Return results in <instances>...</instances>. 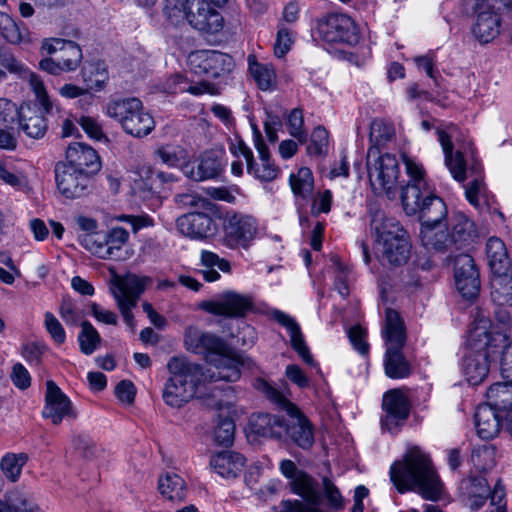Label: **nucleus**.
<instances>
[{
	"label": "nucleus",
	"mask_w": 512,
	"mask_h": 512,
	"mask_svg": "<svg viewBox=\"0 0 512 512\" xmlns=\"http://www.w3.org/2000/svg\"><path fill=\"white\" fill-rule=\"evenodd\" d=\"M404 164L409 180L402 188L401 201L405 213L416 215L421 223L422 244L445 252L473 242L477 235L473 221L462 213L448 217L447 206L429 185L423 165L409 157L404 158Z\"/></svg>",
	"instance_id": "obj_1"
},
{
	"label": "nucleus",
	"mask_w": 512,
	"mask_h": 512,
	"mask_svg": "<svg viewBox=\"0 0 512 512\" xmlns=\"http://www.w3.org/2000/svg\"><path fill=\"white\" fill-rule=\"evenodd\" d=\"M185 345L187 350L204 355L210 365L204 371L214 374L213 380L235 382L240 379L244 358L235 353L221 337L189 327L185 333Z\"/></svg>",
	"instance_id": "obj_2"
},
{
	"label": "nucleus",
	"mask_w": 512,
	"mask_h": 512,
	"mask_svg": "<svg viewBox=\"0 0 512 512\" xmlns=\"http://www.w3.org/2000/svg\"><path fill=\"white\" fill-rule=\"evenodd\" d=\"M169 377L164 383L162 399L172 408H181L196 396L207 383L216 382L212 373L185 357L173 356L167 363Z\"/></svg>",
	"instance_id": "obj_3"
},
{
	"label": "nucleus",
	"mask_w": 512,
	"mask_h": 512,
	"mask_svg": "<svg viewBox=\"0 0 512 512\" xmlns=\"http://www.w3.org/2000/svg\"><path fill=\"white\" fill-rule=\"evenodd\" d=\"M491 321L486 315L478 311L474 316L472 327L469 330L467 345L468 353L465 355L463 368L467 380L472 385L480 384L487 376L490 363L494 360L495 348L498 343L506 341V335L489 331Z\"/></svg>",
	"instance_id": "obj_4"
},
{
	"label": "nucleus",
	"mask_w": 512,
	"mask_h": 512,
	"mask_svg": "<svg viewBox=\"0 0 512 512\" xmlns=\"http://www.w3.org/2000/svg\"><path fill=\"white\" fill-rule=\"evenodd\" d=\"M390 477L401 493L417 489L430 500L437 499L441 493V483L430 458L417 447L410 449L402 461L391 466Z\"/></svg>",
	"instance_id": "obj_5"
},
{
	"label": "nucleus",
	"mask_w": 512,
	"mask_h": 512,
	"mask_svg": "<svg viewBox=\"0 0 512 512\" xmlns=\"http://www.w3.org/2000/svg\"><path fill=\"white\" fill-rule=\"evenodd\" d=\"M370 232L383 264L397 267L408 262L411 243L407 232L396 219L387 217L381 210H375L371 215Z\"/></svg>",
	"instance_id": "obj_6"
},
{
	"label": "nucleus",
	"mask_w": 512,
	"mask_h": 512,
	"mask_svg": "<svg viewBox=\"0 0 512 512\" xmlns=\"http://www.w3.org/2000/svg\"><path fill=\"white\" fill-rule=\"evenodd\" d=\"M438 141L442 146L444 161L452 177L463 182L467 178V173L473 177L471 182L465 187V195L471 205L476 208L481 206V199L486 198V187L483 183L482 165L474 160L469 168L466 169L463 154L460 151L453 153V143L451 137L443 130H437Z\"/></svg>",
	"instance_id": "obj_7"
},
{
	"label": "nucleus",
	"mask_w": 512,
	"mask_h": 512,
	"mask_svg": "<svg viewBox=\"0 0 512 512\" xmlns=\"http://www.w3.org/2000/svg\"><path fill=\"white\" fill-rule=\"evenodd\" d=\"M103 113L117 122L126 134L135 138L146 137L155 128L153 116L136 97L111 98L105 104Z\"/></svg>",
	"instance_id": "obj_8"
},
{
	"label": "nucleus",
	"mask_w": 512,
	"mask_h": 512,
	"mask_svg": "<svg viewBox=\"0 0 512 512\" xmlns=\"http://www.w3.org/2000/svg\"><path fill=\"white\" fill-rule=\"evenodd\" d=\"M384 337L387 348L384 357L385 374L391 379L410 376L412 368L402 353L406 341L405 327L397 311L386 309Z\"/></svg>",
	"instance_id": "obj_9"
},
{
	"label": "nucleus",
	"mask_w": 512,
	"mask_h": 512,
	"mask_svg": "<svg viewBox=\"0 0 512 512\" xmlns=\"http://www.w3.org/2000/svg\"><path fill=\"white\" fill-rule=\"evenodd\" d=\"M255 386L258 390L262 391L270 401L284 409L291 417V422L286 424L285 431V433L290 436L291 440L302 449H310L314 443L313 428L299 408L267 381L258 379Z\"/></svg>",
	"instance_id": "obj_10"
},
{
	"label": "nucleus",
	"mask_w": 512,
	"mask_h": 512,
	"mask_svg": "<svg viewBox=\"0 0 512 512\" xmlns=\"http://www.w3.org/2000/svg\"><path fill=\"white\" fill-rule=\"evenodd\" d=\"M512 0H474L471 32L480 43L493 41L500 33L501 12Z\"/></svg>",
	"instance_id": "obj_11"
},
{
	"label": "nucleus",
	"mask_w": 512,
	"mask_h": 512,
	"mask_svg": "<svg viewBox=\"0 0 512 512\" xmlns=\"http://www.w3.org/2000/svg\"><path fill=\"white\" fill-rule=\"evenodd\" d=\"M367 171L373 191L391 194L397 184L400 168L395 155L379 154L377 147H370L367 152Z\"/></svg>",
	"instance_id": "obj_12"
},
{
	"label": "nucleus",
	"mask_w": 512,
	"mask_h": 512,
	"mask_svg": "<svg viewBox=\"0 0 512 512\" xmlns=\"http://www.w3.org/2000/svg\"><path fill=\"white\" fill-rule=\"evenodd\" d=\"M317 34L324 42L356 45L360 32L356 22L347 14L330 13L318 20Z\"/></svg>",
	"instance_id": "obj_13"
},
{
	"label": "nucleus",
	"mask_w": 512,
	"mask_h": 512,
	"mask_svg": "<svg viewBox=\"0 0 512 512\" xmlns=\"http://www.w3.org/2000/svg\"><path fill=\"white\" fill-rule=\"evenodd\" d=\"M187 63L193 74L210 79L224 78L235 68V62L230 55L215 50L191 52Z\"/></svg>",
	"instance_id": "obj_14"
},
{
	"label": "nucleus",
	"mask_w": 512,
	"mask_h": 512,
	"mask_svg": "<svg viewBox=\"0 0 512 512\" xmlns=\"http://www.w3.org/2000/svg\"><path fill=\"white\" fill-rule=\"evenodd\" d=\"M223 232L227 247L246 249L258 233V222L249 214L227 211L223 217Z\"/></svg>",
	"instance_id": "obj_15"
},
{
	"label": "nucleus",
	"mask_w": 512,
	"mask_h": 512,
	"mask_svg": "<svg viewBox=\"0 0 512 512\" xmlns=\"http://www.w3.org/2000/svg\"><path fill=\"white\" fill-rule=\"evenodd\" d=\"M150 282V277L132 275L119 280L113 289V296L123 320L132 331L135 329L132 309L137 305L138 299Z\"/></svg>",
	"instance_id": "obj_16"
},
{
	"label": "nucleus",
	"mask_w": 512,
	"mask_h": 512,
	"mask_svg": "<svg viewBox=\"0 0 512 512\" xmlns=\"http://www.w3.org/2000/svg\"><path fill=\"white\" fill-rule=\"evenodd\" d=\"M216 211H192L180 216L176 221L177 230L194 240H205L216 235L218 225L215 221Z\"/></svg>",
	"instance_id": "obj_17"
},
{
	"label": "nucleus",
	"mask_w": 512,
	"mask_h": 512,
	"mask_svg": "<svg viewBox=\"0 0 512 512\" xmlns=\"http://www.w3.org/2000/svg\"><path fill=\"white\" fill-rule=\"evenodd\" d=\"M253 307V299L232 290L219 295L217 299L206 300L200 304V308L208 313L229 318H239L246 315Z\"/></svg>",
	"instance_id": "obj_18"
},
{
	"label": "nucleus",
	"mask_w": 512,
	"mask_h": 512,
	"mask_svg": "<svg viewBox=\"0 0 512 512\" xmlns=\"http://www.w3.org/2000/svg\"><path fill=\"white\" fill-rule=\"evenodd\" d=\"M211 4L207 0H188L186 22L199 32L214 35L223 29L224 18Z\"/></svg>",
	"instance_id": "obj_19"
},
{
	"label": "nucleus",
	"mask_w": 512,
	"mask_h": 512,
	"mask_svg": "<svg viewBox=\"0 0 512 512\" xmlns=\"http://www.w3.org/2000/svg\"><path fill=\"white\" fill-rule=\"evenodd\" d=\"M382 409L384 412L381 416L382 429L395 433L407 420L410 405L404 393L393 389L383 395Z\"/></svg>",
	"instance_id": "obj_20"
},
{
	"label": "nucleus",
	"mask_w": 512,
	"mask_h": 512,
	"mask_svg": "<svg viewBox=\"0 0 512 512\" xmlns=\"http://www.w3.org/2000/svg\"><path fill=\"white\" fill-rule=\"evenodd\" d=\"M454 278L456 288L464 298L473 299L477 297L480 291L479 271L470 255L460 254L456 256Z\"/></svg>",
	"instance_id": "obj_21"
},
{
	"label": "nucleus",
	"mask_w": 512,
	"mask_h": 512,
	"mask_svg": "<svg viewBox=\"0 0 512 512\" xmlns=\"http://www.w3.org/2000/svg\"><path fill=\"white\" fill-rule=\"evenodd\" d=\"M43 416L55 425L60 424L66 417L76 418L71 401L52 380L46 382Z\"/></svg>",
	"instance_id": "obj_22"
},
{
	"label": "nucleus",
	"mask_w": 512,
	"mask_h": 512,
	"mask_svg": "<svg viewBox=\"0 0 512 512\" xmlns=\"http://www.w3.org/2000/svg\"><path fill=\"white\" fill-rule=\"evenodd\" d=\"M55 174L57 188L63 196L73 199L84 194L89 183L87 172L62 164L56 166Z\"/></svg>",
	"instance_id": "obj_23"
},
{
	"label": "nucleus",
	"mask_w": 512,
	"mask_h": 512,
	"mask_svg": "<svg viewBox=\"0 0 512 512\" xmlns=\"http://www.w3.org/2000/svg\"><path fill=\"white\" fill-rule=\"evenodd\" d=\"M254 146L259 155V162L248 161L247 172L262 182H271L278 176L279 169L271 161L269 150L262 138V135L256 126H253Z\"/></svg>",
	"instance_id": "obj_24"
},
{
	"label": "nucleus",
	"mask_w": 512,
	"mask_h": 512,
	"mask_svg": "<svg viewBox=\"0 0 512 512\" xmlns=\"http://www.w3.org/2000/svg\"><path fill=\"white\" fill-rule=\"evenodd\" d=\"M41 49L46 54H57L65 72L76 70L83 58L82 50L77 43L60 38L46 39Z\"/></svg>",
	"instance_id": "obj_25"
},
{
	"label": "nucleus",
	"mask_w": 512,
	"mask_h": 512,
	"mask_svg": "<svg viewBox=\"0 0 512 512\" xmlns=\"http://www.w3.org/2000/svg\"><path fill=\"white\" fill-rule=\"evenodd\" d=\"M222 170L221 160L213 152H205L194 161L185 162L181 166L183 174L196 182L214 179Z\"/></svg>",
	"instance_id": "obj_26"
},
{
	"label": "nucleus",
	"mask_w": 512,
	"mask_h": 512,
	"mask_svg": "<svg viewBox=\"0 0 512 512\" xmlns=\"http://www.w3.org/2000/svg\"><path fill=\"white\" fill-rule=\"evenodd\" d=\"M18 128L27 137L41 139L47 131V122L36 105L23 103L19 107Z\"/></svg>",
	"instance_id": "obj_27"
},
{
	"label": "nucleus",
	"mask_w": 512,
	"mask_h": 512,
	"mask_svg": "<svg viewBox=\"0 0 512 512\" xmlns=\"http://www.w3.org/2000/svg\"><path fill=\"white\" fill-rule=\"evenodd\" d=\"M67 165L89 173L97 172L100 160L97 152L87 144L74 142L66 150Z\"/></svg>",
	"instance_id": "obj_28"
},
{
	"label": "nucleus",
	"mask_w": 512,
	"mask_h": 512,
	"mask_svg": "<svg viewBox=\"0 0 512 512\" xmlns=\"http://www.w3.org/2000/svg\"><path fill=\"white\" fill-rule=\"evenodd\" d=\"M273 316L280 325L286 328L290 336L291 346L295 352H297L307 365L316 367L317 364L310 353L309 347L304 340V336L297 322L291 316L282 311H275Z\"/></svg>",
	"instance_id": "obj_29"
},
{
	"label": "nucleus",
	"mask_w": 512,
	"mask_h": 512,
	"mask_svg": "<svg viewBox=\"0 0 512 512\" xmlns=\"http://www.w3.org/2000/svg\"><path fill=\"white\" fill-rule=\"evenodd\" d=\"M245 457L234 451H221L210 458V467L215 473L224 479L237 478L245 466Z\"/></svg>",
	"instance_id": "obj_30"
},
{
	"label": "nucleus",
	"mask_w": 512,
	"mask_h": 512,
	"mask_svg": "<svg viewBox=\"0 0 512 512\" xmlns=\"http://www.w3.org/2000/svg\"><path fill=\"white\" fill-rule=\"evenodd\" d=\"M498 409L484 403L477 407L474 418L477 434L480 438L488 440L495 437L500 431Z\"/></svg>",
	"instance_id": "obj_31"
},
{
	"label": "nucleus",
	"mask_w": 512,
	"mask_h": 512,
	"mask_svg": "<svg viewBox=\"0 0 512 512\" xmlns=\"http://www.w3.org/2000/svg\"><path fill=\"white\" fill-rule=\"evenodd\" d=\"M248 70L257 87L262 91H273L276 89L277 76L273 65L260 63L255 56L248 57Z\"/></svg>",
	"instance_id": "obj_32"
},
{
	"label": "nucleus",
	"mask_w": 512,
	"mask_h": 512,
	"mask_svg": "<svg viewBox=\"0 0 512 512\" xmlns=\"http://www.w3.org/2000/svg\"><path fill=\"white\" fill-rule=\"evenodd\" d=\"M253 431L268 438H281L286 431V423L278 416L270 414H258L251 420Z\"/></svg>",
	"instance_id": "obj_33"
},
{
	"label": "nucleus",
	"mask_w": 512,
	"mask_h": 512,
	"mask_svg": "<svg viewBox=\"0 0 512 512\" xmlns=\"http://www.w3.org/2000/svg\"><path fill=\"white\" fill-rule=\"evenodd\" d=\"M486 253L488 264L493 275L508 272L510 267V260L505 244L501 239L497 237L490 238L486 244Z\"/></svg>",
	"instance_id": "obj_34"
},
{
	"label": "nucleus",
	"mask_w": 512,
	"mask_h": 512,
	"mask_svg": "<svg viewBox=\"0 0 512 512\" xmlns=\"http://www.w3.org/2000/svg\"><path fill=\"white\" fill-rule=\"evenodd\" d=\"M289 487L293 494L300 496L305 503L317 505L320 500L318 482L305 471L289 481Z\"/></svg>",
	"instance_id": "obj_35"
},
{
	"label": "nucleus",
	"mask_w": 512,
	"mask_h": 512,
	"mask_svg": "<svg viewBox=\"0 0 512 512\" xmlns=\"http://www.w3.org/2000/svg\"><path fill=\"white\" fill-rule=\"evenodd\" d=\"M512 383L505 380V382H497L489 387L486 392L487 404L493 406L498 410H509L510 423L512 425Z\"/></svg>",
	"instance_id": "obj_36"
},
{
	"label": "nucleus",
	"mask_w": 512,
	"mask_h": 512,
	"mask_svg": "<svg viewBox=\"0 0 512 512\" xmlns=\"http://www.w3.org/2000/svg\"><path fill=\"white\" fill-rule=\"evenodd\" d=\"M158 490L171 501H183L187 495L184 479L178 474L167 472L159 477Z\"/></svg>",
	"instance_id": "obj_37"
},
{
	"label": "nucleus",
	"mask_w": 512,
	"mask_h": 512,
	"mask_svg": "<svg viewBox=\"0 0 512 512\" xmlns=\"http://www.w3.org/2000/svg\"><path fill=\"white\" fill-rule=\"evenodd\" d=\"M82 79L90 90H102L108 79L107 65L102 60H96L86 64L81 70Z\"/></svg>",
	"instance_id": "obj_38"
},
{
	"label": "nucleus",
	"mask_w": 512,
	"mask_h": 512,
	"mask_svg": "<svg viewBox=\"0 0 512 512\" xmlns=\"http://www.w3.org/2000/svg\"><path fill=\"white\" fill-rule=\"evenodd\" d=\"M491 298L498 306L512 305V277L507 272L493 275L491 280Z\"/></svg>",
	"instance_id": "obj_39"
},
{
	"label": "nucleus",
	"mask_w": 512,
	"mask_h": 512,
	"mask_svg": "<svg viewBox=\"0 0 512 512\" xmlns=\"http://www.w3.org/2000/svg\"><path fill=\"white\" fill-rule=\"evenodd\" d=\"M289 184L293 194L302 199H308L314 189V177L307 167H301L289 176Z\"/></svg>",
	"instance_id": "obj_40"
},
{
	"label": "nucleus",
	"mask_w": 512,
	"mask_h": 512,
	"mask_svg": "<svg viewBox=\"0 0 512 512\" xmlns=\"http://www.w3.org/2000/svg\"><path fill=\"white\" fill-rule=\"evenodd\" d=\"M0 35L11 44H20L28 40L27 29L20 27L4 12H0Z\"/></svg>",
	"instance_id": "obj_41"
},
{
	"label": "nucleus",
	"mask_w": 512,
	"mask_h": 512,
	"mask_svg": "<svg viewBox=\"0 0 512 512\" xmlns=\"http://www.w3.org/2000/svg\"><path fill=\"white\" fill-rule=\"evenodd\" d=\"M492 491L489 490L487 480L483 477H475L471 479L468 488V503L472 511L479 510L486 502L487 498L491 499Z\"/></svg>",
	"instance_id": "obj_42"
},
{
	"label": "nucleus",
	"mask_w": 512,
	"mask_h": 512,
	"mask_svg": "<svg viewBox=\"0 0 512 512\" xmlns=\"http://www.w3.org/2000/svg\"><path fill=\"white\" fill-rule=\"evenodd\" d=\"M155 156L168 167H180L186 162V151L179 145L164 144L159 146Z\"/></svg>",
	"instance_id": "obj_43"
},
{
	"label": "nucleus",
	"mask_w": 512,
	"mask_h": 512,
	"mask_svg": "<svg viewBox=\"0 0 512 512\" xmlns=\"http://www.w3.org/2000/svg\"><path fill=\"white\" fill-rule=\"evenodd\" d=\"M28 456L25 453H7L1 459L0 467L3 474L12 482L18 480Z\"/></svg>",
	"instance_id": "obj_44"
},
{
	"label": "nucleus",
	"mask_w": 512,
	"mask_h": 512,
	"mask_svg": "<svg viewBox=\"0 0 512 512\" xmlns=\"http://www.w3.org/2000/svg\"><path fill=\"white\" fill-rule=\"evenodd\" d=\"M108 259H120V251L129 239V233L122 227H114L104 233Z\"/></svg>",
	"instance_id": "obj_45"
},
{
	"label": "nucleus",
	"mask_w": 512,
	"mask_h": 512,
	"mask_svg": "<svg viewBox=\"0 0 512 512\" xmlns=\"http://www.w3.org/2000/svg\"><path fill=\"white\" fill-rule=\"evenodd\" d=\"M101 337L98 331L89 321L81 323V331L78 334V343L80 351L85 355L93 354L99 347Z\"/></svg>",
	"instance_id": "obj_46"
},
{
	"label": "nucleus",
	"mask_w": 512,
	"mask_h": 512,
	"mask_svg": "<svg viewBox=\"0 0 512 512\" xmlns=\"http://www.w3.org/2000/svg\"><path fill=\"white\" fill-rule=\"evenodd\" d=\"M29 85L35 95L37 103L42 108L44 114L50 115L53 113L54 109L58 110V108L55 106L54 102L48 95L43 80L40 78L39 75L31 73L29 75Z\"/></svg>",
	"instance_id": "obj_47"
},
{
	"label": "nucleus",
	"mask_w": 512,
	"mask_h": 512,
	"mask_svg": "<svg viewBox=\"0 0 512 512\" xmlns=\"http://www.w3.org/2000/svg\"><path fill=\"white\" fill-rule=\"evenodd\" d=\"M175 203L182 208H191L195 211H216V205L196 192L176 194Z\"/></svg>",
	"instance_id": "obj_48"
},
{
	"label": "nucleus",
	"mask_w": 512,
	"mask_h": 512,
	"mask_svg": "<svg viewBox=\"0 0 512 512\" xmlns=\"http://www.w3.org/2000/svg\"><path fill=\"white\" fill-rule=\"evenodd\" d=\"M188 0H164L163 14L173 25L178 26L187 20Z\"/></svg>",
	"instance_id": "obj_49"
},
{
	"label": "nucleus",
	"mask_w": 512,
	"mask_h": 512,
	"mask_svg": "<svg viewBox=\"0 0 512 512\" xmlns=\"http://www.w3.org/2000/svg\"><path fill=\"white\" fill-rule=\"evenodd\" d=\"M334 288L342 297H347L350 293V283L352 280L351 269L340 262L339 259H333Z\"/></svg>",
	"instance_id": "obj_50"
},
{
	"label": "nucleus",
	"mask_w": 512,
	"mask_h": 512,
	"mask_svg": "<svg viewBox=\"0 0 512 512\" xmlns=\"http://www.w3.org/2000/svg\"><path fill=\"white\" fill-rule=\"evenodd\" d=\"M79 241L93 255L101 259H108L109 254H107V249L105 248L104 233L83 234L79 236Z\"/></svg>",
	"instance_id": "obj_51"
},
{
	"label": "nucleus",
	"mask_w": 512,
	"mask_h": 512,
	"mask_svg": "<svg viewBox=\"0 0 512 512\" xmlns=\"http://www.w3.org/2000/svg\"><path fill=\"white\" fill-rule=\"evenodd\" d=\"M329 146V134L328 131L322 127H316L310 138V143L307 146V153L310 156H322L326 155Z\"/></svg>",
	"instance_id": "obj_52"
},
{
	"label": "nucleus",
	"mask_w": 512,
	"mask_h": 512,
	"mask_svg": "<svg viewBox=\"0 0 512 512\" xmlns=\"http://www.w3.org/2000/svg\"><path fill=\"white\" fill-rule=\"evenodd\" d=\"M37 510V505L17 493L7 495L4 500H0V512H36Z\"/></svg>",
	"instance_id": "obj_53"
},
{
	"label": "nucleus",
	"mask_w": 512,
	"mask_h": 512,
	"mask_svg": "<svg viewBox=\"0 0 512 512\" xmlns=\"http://www.w3.org/2000/svg\"><path fill=\"white\" fill-rule=\"evenodd\" d=\"M497 345L494 358L500 353L501 376L504 380L512 383V341L508 342V336L506 335V341L503 343L497 342Z\"/></svg>",
	"instance_id": "obj_54"
},
{
	"label": "nucleus",
	"mask_w": 512,
	"mask_h": 512,
	"mask_svg": "<svg viewBox=\"0 0 512 512\" xmlns=\"http://www.w3.org/2000/svg\"><path fill=\"white\" fill-rule=\"evenodd\" d=\"M471 461L481 471L490 469L495 463V450L489 444H483L473 449Z\"/></svg>",
	"instance_id": "obj_55"
},
{
	"label": "nucleus",
	"mask_w": 512,
	"mask_h": 512,
	"mask_svg": "<svg viewBox=\"0 0 512 512\" xmlns=\"http://www.w3.org/2000/svg\"><path fill=\"white\" fill-rule=\"evenodd\" d=\"M288 131L300 144L307 141V132L304 129V117L301 109L295 108L288 115Z\"/></svg>",
	"instance_id": "obj_56"
},
{
	"label": "nucleus",
	"mask_w": 512,
	"mask_h": 512,
	"mask_svg": "<svg viewBox=\"0 0 512 512\" xmlns=\"http://www.w3.org/2000/svg\"><path fill=\"white\" fill-rule=\"evenodd\" d=\"M234 433V422L228 418L221 419L214 430V439L218 444L228 446L233 443Z\"/></svg>",
	"instance_id": "obj_57"
},
{
	"label": "nucleus",
	"mask_w": 512,
	"mask_h": 512,
	"mask_svg": "<svg viewBox=\"0 0 512 512\" xmlns=\"http://www.w3.org/2000/svg\"><path fill=\"white\" fill-rule=\"evenodd\" d=\"M44 326L52 340L61 345L66 341L65 330L55 315L49 311L44 314Z\"/></svg>",
	"instance_id": "obj_58"
},
{
	"label": "nucleus",
	"mask_w": 512,
	"mask_h": 512,
	"mask_svg": "<svg viewBox=\"0 0 512 512\" xmlns=\"http://www.w3.org/2000/svg\"><path fill=\"white\" fill-rule=\"evenodd\" d=\"M273 512H325L314 504L305 503L301 500H282Z\"/></svg>",
	"instance_id": "obj_59"
},
{
	"label": "nucleus",
	"mask_w": 512,
	"mask_h": 512,
	"mask_svg": "<svg viewBox=\"0 0 512 512\" xmlns=\"http://www.w3.org/2000/svg\"><path fill=\"white\" fill-rule=\"evenodd\" d=\"M322 487L328 505L335 510L343 509L344 499L338 487L328 477H323Z\"/></svg>",
	"instance_id": "obj_60"
},
{
	"label": "nucleus",
	"mask_w": 512,
	"mask_h": 512,
	"mask_svg": "<svg viewBox=\"0 0 512 512\" xmlns=\"http://www.w3.org/2000/svg\"><path fill=\"white\" fill-rule=\"evenodd\" d=\"M394 135L393 128L382 121H374L371 125L370 139L377 146L384 145Z\"/></svg>",
	"instance_id": "obj_61"
},
{
	"label": "nucleus",
	"mask_w": 512,
	"mask_h": 512,
	"mask_svg": "<svg viewBox=\"0 0 512 512\" xmlns=\"http://www.w3.org/2000/svg\"><path fill=\"white\" fill-rule=\"evenodd\" d=\"M78 123L91 139L97 141L107 139L105 133L103 132L102 125L98 122L97 119L90 116H81L78 120Z\"/></svg>",
	"instance_id": "obj_62"
},
{
	"label": "nucleus",
	"mask_w": 512,
	"mask_h": 512,
	"mask_svg": "<svg viewBox=\"0 0 512 512\" xmlns=\"http://www.w3.org/2000/svg\"><path fill=\"white\" fill-rule=\"evenodd\" d=\"M201 264L206 268L217 267L224 273L231 272V264L228 260L220 258L216 253L208 250H202L200 253Z\"/></svg>",
	"instance_id": "obj_63"
},
{
	"label": "nucleus",
	"mask_w": 512,
	"mask_h": 512,
	"mask_svg": "<svg viewBox=\"0 0 512 512\" xmlns=\"http://www.w3.org/2000/svg\"><path fill=\"white\" fill-rule=\"evenodd\" d=\"M348 337L355 350L361 355L368 354L369 345L366 342V331L362 327L359 325L351 327L348 331Z\"/></svg>",
	"instance_id": "obj_64"
}]
</instances>
